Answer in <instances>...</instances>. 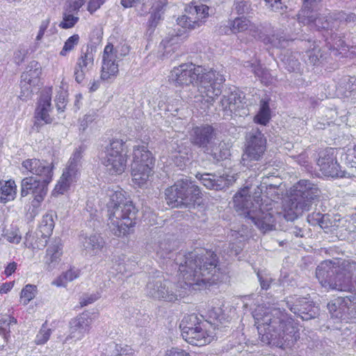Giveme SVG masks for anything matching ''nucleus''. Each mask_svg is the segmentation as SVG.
Masks as SVG:
<instances>
[{"label":"nucleus","instance_id":"nucleus-14","mask_svg":"<svg viewBox=\"0 0 356 356\" xmlns=\"http://www.w3.org/2000/svg\"><path fill=\"white\" fill-rule=\"evenodd\" d=\"M229 26L232 32L234 33L250 29L252 35L255 39L261 40L265 44H270L273 47L280 49L285 48L289 43V41L280 33H273L272 35L266 34L263 29L251 24L248 17H236L229 22Z\"/></svg>","mask_w":356,"mask_h":356},{"label":"nucleus","instance_id":"nucleus-31","mask_svg":"<svg viewBox=\"0 0 356 356\" xmlns=\"http://www.w3.org/2000/svg\"><path fill=\"white\" fill-rule=\"evenodd\" d=\"M300 57V54L298 52L286 51L282 58L285 69L290 72L301 74L303 65L299 61Z\"/></svg>","mask_w":356,"mask_h":356},{"label":"nucleus","instance_id":"nucleus-21","mask_svg":"<svg viewBox=\"0 0 356 356\" xmlns=\"http://www.w3.org/2000/svg\"><path fill=\"white\" fill-rule=\"evenodd\" d=\"M286 307L303 321L316 318L319 314V308L307 298H296L285 301Z\"/></svg>","mask_w":356,"mask_h":356},{"label":"nucleus","instance_id":"nucleus-23","mask_svg":"<svg viewBox=\"0 0 356 356\" xmlns=\"http://www.w3.org/2000/svg\"><path fill=\"white\" fill-rule=\"evenodd\" d=\"M22 166L28 172L40 177L39 179L41 181H45L46 184H49L52 181L53 163H49L46 160L31 159L24 161Z\"/></svg>","mask_w":356,"mask_h":356},{"label":"nucleus","instance_id":"nucleus-13","mask_svg":"<svg viewBox=\"0 0 356 356\" xmlns=\"http://www.w3.org/2000/svg\"><path fill=\"white\" fill-rule=\"evenodd\" d=\"M245 150L242 155L243 165L255 169L266 150L267 140L258 128L252 129L245 137Z\"/></svg>","mask_w":356,"mask_h":356},{"label":"nucleus","instance_id":"nucleus-43","mask_svg":"<svg viewBox=\"0 0 356 356\" xmlns=\"http://www.w3.org/2000/svg\"><path fill=\"white\" fill-rule=\"evenodd\" d=\"M17 320L9 315H0V334L6 337L10 332V327L15 325Z\"/></svg>","mask_w":356,"mask_h":356},{"label":"nucleus","instance_id":"nucleus-47","mask_svg":"<svg viewBox=\"0 0 356 356\" xmlns=\"http://www.w3.org/2000/svg\"><path fill=\"white\" fill-rule=\"evenodd\" d=\"M257 275L261 290H268L275 280L270 274L266 272L259 271Z\"/></svg>","mask_w":356,"mask_h":356},{"label":"nucleus","instance_id":"nucleus-59","mask_svg":"<svg viewBox=\"0 0 356 356\" xmlns=\"http://www.w3.org/2000/svg\"><path fill=\"white\" fill-rule=\"evenodd\" d=\"M209 317L217 321L222 322L225 319V315L220 307H213L209 311Z\"/></svg>","mask_w":356,"mask_h":356},{"label":"nucleus","instance_id":"nucleus-40","mask_svg":"<svg viewBox=\"0 0 356 356\" xmlns=\"http://www.w3.org/2000/svg\"><path fill=\"white\" fill-rule=\"evenodd\" d=\"M232 11L241 17L249 18L254 15V9L250 1L241 0L234 1Z\"/></svg>","mask_w":356,"mask_h":356},{"label":"nucleus","instance_id":"nucleus-22","mask_svg":"<svg viewBox=\"0 0 356 356\" xmlns=\"http://www.w3.org/2000/svg\"><path fill=\"white\" fill-rule=\"evenodd\" d=\"M94 56L92 45L88 44L86 47H82L81 49L80 56L77 58L74 70V79L77 83H82L86 74L92 70Z\"/></svg>","mask_w":356,"mask_h":356},{"label":"nucleus","instance_id":"nucleus-35","mask_svg":"<svg viewBox=\"0 0 356 356\" xmlns=\"http://www.w3.org/2000/svg\"><path fill=\"white\" fill-rule=\"evenodd\" d=\"M319 41L313 42V47L305 52L304 57L307 58V62L312 65H317L326 59V52L320 47Z\"/></svg>","mask_w":356,"mask_h":356},{"label":"nucleus","instance_id":"nucleus-28","mask_svg":"<svg viewBox=\"0 0 356 356\" xmlns=\"http://www.w3.org/2000/svg\"><path fill=\"white\" fill-rule=\"evenodd\" d=\"M196 177L208 189L220 191L232 184V179L225 176H217L211 173H198Z\"/></svg>","mask_w":356,"mask_h":356},{"label":"nucleus","instance_id":"nucleus-42","mask_svg":"<svg viewBox=\"0 0 356 356\" xmlns=\"http://www.w3.org/2000/svg\"><path fill=\"white\" fill-rule=\"evenodd\" d=\"M0 191L1 202L6 203L8 201L14 200L16 195V185L15 181L12 180L6 181L5 184L0 188Z\"/></svg>","mask_w":356,"mask_h":356},{"label":"nucleus","instance_id":"nucleus-12","mask_svg":"<svg viewBox=\"0 0 356 356\" xmlns=\"http://www.w3.org/2000/svg\"><path fill=\"white\" fill-rule=\"evenodd\" d=\"M124 143L122 139H113L102 146L99 158L106 171L111 175H121L127 166V155L122 153Z\"/></svg>","mask_w":356,"mask_h":356},{"label":"nucleus","instance_id":"nucleus-53","mask_svg":"<svg viewBox=\"0 0 356 356\" xmlns=\"http://www.w3.org/2000/svg\"><path fill=\"white\" fill-rule=\"evenodd\" d=\"M56 106L58 112H64L67 105L66 92L61 91L58 93L55 99Z\"/></svg>","mask_w":356,"mask_h":356},{"label":"nucleus","instance_id":"nucleus-38","mask_svg":"<svg viewBox=\"0 0 356 356\" xmlns=\"http://www.w3.org/2000/svg\"><path fill=\"white\" fill-rule=\"evenodd\" d=\"M327 17L330 22H335V25L338 24L339 26L341 23H345L351 26L356 25V14L351 12L339 11L329 14Z\"/></svg>","mask_w":356,"mask_h":356},{"label":"nucleus","instance_id":"nucleus-1","mask_svg":"<svg viewBox=\"0 0 356 356\" xmlns=\"http://www.w3.org/2000/svg\"><path fill=\"white\" fill-rule=\"evenodd\" d=\"M174 261L179 266L184 285L180 283L181 289L177 290V286L162 277L149 280L147 284L149 296L167 302H175L178 298L186 294V290H200L208 284L218 280L215 278L218 271L217 255L211 251L195 250L194 251L178 252Z\"/></svg>","mask_w":356,"mask_h":356},{"label":"nucleus","instance_id":"nucleus-30","mask_svg":"<svg viewBox=\"0 0 356 356\" xmlns=\"http://www.w3.org/2000/svg\"><path fill=\"white\" fill-rule=\"evenodd\" d=\"M339 308L342 312L343 318L356 323V297L346 296L338 301Z\"/></svg>","mask_w":356,"mask_h":356},{"label":"nucleus","instance_id":"nucleus-41","mask_svg":"<svg viewBox=\"0 0 356 356\" xmlns=\"http://www.w3.org/2000/svg\"><path fill=\"white\" fill-rule=\"evenodd\" d=\"M79 274L80 270L79 269L71 268L54 280L52 284L59 287L66 286L68 282H72L77 278L79 276Z\"/></svg>","mask_w":356,"mask_h":356},{"label":"nucleus","instance_id":"nucleus-10","mask_svg":"<svg viewBox=\"0 0 356 356\" xmlns=\"http://www.w3.org/2000/svg\"><path fill=\"white\" fill-rule=\"evenodd\" d=\"M168 204L172 207L192 208L201 198V191L198 186L191 178L178 179L165 192Z\"/></svg>","mask_w":356,"mask_h":356},{"label":"nucleus","instance_id":"nucleus-4","mask_svg":"<svg viewBox=\"0 0 356 356\" xmlns=\"http://www.w3.org/2000/svg\"><path fill=\"white\" fill-rule=\"evenodd\" d=\"M108 187L105 190L108 226L116 236L129 234L137 222L138 209L132 201L127 198L121 188Z\"/></svg>","mask_w":356,"mask_h":356},{"label":"nucleus","instance_id":"nucleus-52","mask_svg":"<svg viewBox=\"0 0 356 356\" xmlns=\"http://www.w3.org/2000/svg\"><path fill=\"white\" fill-rule=\"evenodd\" d=\"M254 74L260 79L261 82L268 83L270 81V74L268 70L262 67L260 65L254 68Z\"/></svg>","mask_w":356,"mask_h":356},{"label":"nucleus","instance_id":"nucleus-18","mask_svg":"<svg viewBox=\"0 0 356 356\" xmlns=\"http://www.w3.org/2000/svg\"><path fill=\"white\" fill-rule=\"evenodd\" d=\"M48 185L45 181H41L36 177H25L21 181V197L31 194L33 197L31 205L38 208L47 194Z\"/></svg>","mask_w":356,"mask_h":356},{"label":"nucleus","instance_id":"nucleus-24","mask_svg":"<svg viewBox=\"0 0 356 356\" xmlns=\"http://www.w3.org/2000/svg\"><path fill=\"white\" fill-rule=\"evenodd\" d=\"M220 105L224 111L235 113L236 115L247 114L246 99L243 92L235 90L227 96L223 95Z\"/></svg>","mask_w":356,"mask_h":356},{"label":"nucleus","instance_id":"nucleus-49","mask_svg":"<svg viewBox=\"0 0 356 356\" xmlns=\"http://www.w3.org/2000/svg\"><path fill=\"white\" fill-rule=\"evenodd\" d=\"M79 35L74 34L70 36L65 42L63 49L60 51L61 56H65L67 52L72 51L74 47L79 43Z\"/></svg>","mask_w":356,"mask_h":356},{"label":"nucleus","instance_id":"nucleus-26","mask_svg":"<svg viewBox=\"0 0 356 356\" xmlns=\"http://www.w3.org/2000/svg\"><path fill=\"white\" fill-rule=\"evenodd\" d=\"M92 320L87 314L83 313L70 321V333L65 341L70 339L81 340L90 329Z\"/></svg>","mask_w":356,"mask_h":356},{"label":"nucleus","instance_id":"nucleus-7","mask_svg":"<svg viewBox=\"0 0 356 356\" xmlns=\"http://www.w3.org/2000/svg\"><path fill=\"white\" fill-rule=\"evenodd\" d=\"M318 188L307 179H301L293 187L291 196L284 207V217L286 221L293 222L308 211L314 200L319 196Z\"/></svg>","mask_w":356,"mask_h":356},{"label":"nucleus","instance_id":"nucleus-45","mask_svg":"<svg viewBox=\"0 0 356 356\" xmlns=\"http://www.w3.org/2000/svg\"><path fill=\"white\" fill-rule=\"evenodd\" d=\"M343 95L346 98H350L353 102L356 101V79L349 78L345 85Z\"/></svg>","mask_w":356,"mask_h":356},{"label":"nucleus","instance_id":"nucleus-27","mask_svg":"<svg viewBox=\"0 0 356 356\" xmlns=\"http://www.w3.org/2000/svg\"><path fill=\"white\" fill-rule=\"evenodd\" d=\"M79 241L82 253L85 255L93 257L99 254L104 245V241L99 234H81L79 236Z\"/></svg>","mask_w":356,"mask_h":356},{"label":"nucleus","instance_id":"nucleus-32","mask_svg":"<svg viewBox=\"0 0 356 356\" xmlns=\"http://www.w3.org/2000/svg\"><path fill=\"white\" fill-rule=\"evenodd\" d=\"M63 245L60 239H56L47 248L45 257V263L49 269H52L58 264L63 254Z\"/></svg>","mask_w":356,"mask_h":356},{"label":"nucleus","instance_id":"nucleus-5","mask_svg":"<svg viewBox=\"0 0 356 356\" xmlns=\"http://www.w3.org/2000/svg\"><path fill=\"white\" fill-rule=\"evenodd\" d=\"M355 269V263L342 262L339 264L326 260L317 266L316 277L321 285L327 289L351 291L356 286L354 277Z\"/></svg>","mask_w":356,"mask_h":356},{"label":"nucleus","instance_id":"nucleus-58","mask_svg":"<svg viewBox=\"0 0 356 356\" xmlns=\"http://www.w3.org/2000/svg\"><path fill=\"white\" fill-rule=\"evenodd\" d=\"M341 298L336 300L335 302L333 303H329L327 305V308L329 309V312L332 315V316H334L336 318H343L342 312L339 308V303L338 301Z\"/></svg>","mask_w":356,"mask_h":356},{"label":"nucleus","instance_id":"nucleus-6","mask_svg":"<svg viewBox=\"0 0 356 356\" xmlns=\"http://www.w3.org/2000/svg\"><path fill=\"white\" fill-rule=\"evenodd\" d=\"M234 207L240 216L250 219L264 232L275 228V218L272 209L261 207L259 200L249 194V188H244L236 193L233 197Z\"/></svg>","mask_w":356,"mask_h":356},{"label":"nucleus","instance_id":"nucleus-57","mask_svg":"<svg viewBox=\"0 0 356 356\" xmlns=\"http://www.w3.org/2000/svg\"><path fill=\"white\" fill-rule=\"evenodd\" d=\"M95 120V113H89L84 115L83 118L80 121V127L79 130L84 131L88 124L92 122Z\"/></svg>","mask_w":356,"mask_h":356},{"label":"nucleus","instance_id":"nucleus-11","mask_svg":"<svg viewBox=\"0 0 356 356\" xmlns=\"http://www.w3.org/2000/svg\"><path fill=\"white\" fill-rule=\"evenodd\" d=\"M155 158L147 146H134L133 149V162L131 176L134 184L142 187L154 174Z\"/></svg>","mask_w":356,"mask_h":356},{"label":"nucleus","instance_id":"nucleus-54","mask_svg":"<svg viewBox=\"0 0 356 356\" xmlns=\"http://www.w3.org/2000/svg\"><path fill=\"white\" fill-rule=\"evenodd\" d=\"M172 248L170 244H168V243L165 240L160 242L157 250V254L160 255L161 257L164 259L167 258L168 256L170 254Z\"/></svg>","mask_w":356,"mask_h":356},{"label":"nucleus","instance_id":"nucleus-16","mask_svg":"<svg viewBox=\"0 0 356 356\" xmlns=\"http://www.w3.org/2000/svg\"><path fill=\"white\" fill-rule=\"evenodd\" d=\"M84 151L85 147L83 145L74 150L68 161L67 167L63 171L53 191V195L63 194L69 189L70 186L76 181L79 170L81 167V159Z\"/></svg>","mask_w":356,"mask_h":356},{"label":"nucleus","instance_id":"nucleus-34","mask_svg":"<svg viewBox=\"0 0 356 356\" xmlns=\"http://www.w3.org/2000/svg\"><path fill=\"white\" fill-rule=\"evenodd\" d=\"M56 218V212L52 210L47 211L42 216L38 230L42 237L47 238L51 235L55 226L54 219Z\"/></svg>","mask_w":356,"mask_h":356},{"label":"nucleus","instance_id":"nucleus-33","mask_svg":"<svg viewBox=\"0 0 356 356\" xmlns=\"http://www.w3.org/2000/svg\"><path fill=\"white\" fill-rule=\"evenodd\" d=\"M101 356H136L132 348L128 346H122L115 342L106 344Z\"/></svg>","mask_w":356,"mask_h":356},{"label":"nucleus","instance_id":"nucleus-44","mask_svg":"<svg viewBox=\"0 0 356 356\" xmlns=\"http://www.w3.org/2000/svg\"><path fill=\"white\" fill-rule=\"evenodd\" d=\"M79 17L73 15V13H70L65 9L63 13V20L59 24V26L64 29L72 28L79 21Z\"/></svg>","mask_w":356,"mask_h":356},{"label":"nucleus","instance_id":"nucleus-46","mask_svg":"<svg viewBox=\"0 0 356 356\" xmlns=\"http://www.w3.org/2000/svg\"><path fill=\"white\" fill-rule=\"evenodd\" d=\"M51 330L47 327V323L42 324L40 331L36 335L35 343L38 345L44 344L49 339Z\"/></svg>","mask_w":356,"mask_h":356},{"label":"nucleus","instance_id":"nucleus-37","mask_svg":"<svg viewBox=\"0 0 356 356\" xmlns=\"http://www.w3.org/2000/svg\"><path fill=\"white\" fill-rule=\"evenodd\" d=\"M269 99L263 98L260 100L259 110L254 117V122L257 124L266 126L271 118Z\"/></svg>","mask_w":356,"mask_h":356},{"label":"nucleus","instance_id":"nucleus-17","mask_svg":"<svg viewBox=\"0 0 356 356\" xmlns=\"http://www.w3.org/2000/svg\"><path fill=\"white\" fill-rule=\"evenodd\" d=\"M317 165L321 173L328 177L342 178L350 176V172L343 171L337 161L334 148H326L318 154Z\"/></svg>","mask_w":356,"mask_h":356},{"label":"nucleus","instance_id":"nucleus-9","mask_svg":"<svg viewBox=\"0 0 356 356\" xmlns=\"http://www.w3.org/2000/svg\"><path fill=\"white\" fill-rule=\"evenodd\" d=\"M299 23L307 24L311 28H315L319 33L322 32V37L324 39L325 45L329 50H332L334 54L339 49L346 50L345 42L334 32L339 29V25L335 22H330L326 15L320 14L314 15L308 10H304L302 14L298 15Z\"/></svg>","mask_w":356,"mask_h":356},{"label":"nucleus","instance_id":"nucleus-60","mask_svg":"<svg viewBox=\"0 0 356 356\" xmlns=\"http://www.w3.org/2000/svg\"><path fill=\"white\" fill-rule=\"evenodd\" d=\"M27 54H28V49H26L25 48L20 47L18 50H17L15 52V54H14L15 62L17 65H19L24 60Z\"/></svg>","mask_w":356,"mask_h":356},{"label":"nucleus","instance_id":"nucleus-61","mask_svg":"<svg viewBox=\"0 0 356 356\" xmlns=\"http://www.w3.org/2000/svg\"><path fill=\"white\" fill-rule=\"evenodd\" d=\"M288 230L291 234L295 236L297 238L305 237V234L306 232V230L304 228L300 227L298 225H291V227H289Z\"/></svg>","mask_w":356,"mask_h":356},{"label":"nucleus","instance_id":"nucleus-36","mask_svg":"<svg viewBox=\"0 0 356 356\" xmlns=\"http://www.w3.org/2000/svg\"><path fill=\"white\" fill-rule=\"evenodd\" d=\"M42 72L40 64L36 60H32L26 67V71L22 76V83L29 85L35 84Z\"/></svg>","mask_w":356,"mask_h":356},{"label":"nucleus","instance_id":"nucleus-63","mask_svg":"<svg viewBox=\"0 0 356 356\" xmlns=\"http://www.w3.org/2000/svg\"><path fill=\"white\" fill-rule=\"evenodd\" d=\"M323 218V214L320 212H314L307 216L308 222L313 226L318 225L320 220Z\"/></svg>","mask_w":356,"mask_h":356},{"label":"nucleus","instance_id":"nucleus-29","mask_svg":"<svg viewBox=\"0 0 356 356\" xmlns=\"http://www.w3.org/2000/svg\"><path fill=\"white\" fill-rule=\"evenodd\" d=\"M188 35L185 31L174 29L168 35L162 40L160 45L163 46L164 52L163 56H168L171 55V52H175L179 47V44L182 43L186 38Z\"/></svg>","mask_w":356,"mask_h":356},{"label":"nucleus","instance_id":"nucleus-64","mask_svg":"<svg viewBox=\"0 0 356 356\" xmlns=\"http://www.w3.org/2000/svg\"><path fill=\"white\" fill-rule=\"evenodd\" d=\"M165 356H191V355L182 349L172 348L166 351Z\"/></svg>","mask_w":356,"mask_h":356},{"label":"nucleus","instance_id":"nucleus-39","mask_svg":"<svg viewBox=\"0 0 356 356\" xmlns=\"http://www.w3.org/2000/svg\"><path fill=\"white\" fill-rule=\"evenodd\" d=\"M164 3L159 2L154 8L150 13L149 18L147 22L148 30L152 32L154 31L155 28L163 20V15L164 13Z\"/></svg>","mask_w":356,"mask_h":356},{"label":"nucleus","instance_id":"nucleus-2","mask_svg":"<svg viewBox=\"0 0 356 356\" xmlns=\"http://www.w3.org/2000/svg\"><path fill=\"white\" fill-rule=\"evenodd\" d=\"M170 79L177 86H189L195 82H200L201 95L196 96L195 102H200L202 108H209L213 105L215 99L222 92L225 79L222 74L214 70L206 72L200 65L191 63H183L174 67L171 71Z\"/></svg>","mask_w":356,"mask_h":356},{"label":"nucleus","instance_id":"nucleus-48","mask_svg":"<svg viewBox=\"0 0 356 356\" xmlns=\"http://www.w3.org/2000/svg\"><path fill=\"white\" fill-rule=\"evenodd\" d=\"M266 6L273 12H283L287 9L284 0H264Z\"/></svg>","mask_w":356,"mask_h":356},{"label":"nucleus","instance_id":"nucleus-51","mask_svg":"<svg viewBox=\"0 0 356 356\" xmlns=\"http://www.w3.org/2000/svg\"><path fill=\"white\" fill-rule=\"evenodd\" d=\"M188 151V148L186 147H181L177 145V148H175L176 155L174 156L176 159L180 158V163H177L178 166L181 167L184 165L186 162L188 161V158L187 157Z\"/></svg>","mask_w":356,"mask_h":356},{"label":"nucleus","instance_id":"nucleus-56","mask_svg":"<svg viewBox=\"0 0 356 356\" xmlns=\"http://www.w3.org/2000/svg\"><path fill=\"white\" fill-rule=\"evenodd\" d=\"M4 238L8 242L12 243H16V244H18L20 242L21 239H22V237L19 234L17 230L10 231V232L8 231L4 234Z\"/></svg>","mask_w":356,"mask_h":356},{"label":"nucleus","instance_id":"nucleus-20","mask_svg":"<svg viewBox=\"0 0 356 356\" xmlns=\"http://www.w3.org/2000/svg\"><path fill=\"white\" fill-rule=\"evenodd\" d=\"M51 95L52 89L51 88L44 89L40 93L34 113L35 121L33 127L36 128L37 131H39L44 124H49L53 122L54 118L49 115L53 109Z\"/></svg>","mask_w":356,"mask_h":356},{"label":"nucleus","instance_id":"nucleus-8","mask_svg":"<svg viewBox=\"0 0 356 356\" xmlns=\"http://www.w3.org/2000/svg\"><path fill=\"white\" fill-rule=\"evenodd\" d=\"M192 145L203 153L210 155L215 161H220L229 155L226 145L217 138L216 129L209 124L194 127L189 134Z\"/></svg>","mask_w":356,"mask_h":356},{"label":"nucleus","instance_id":"nucleus-15","mask_svg":"<svg viewBox=\"0 0 356 356\" xmlns=\"http://www.w3.org/2000/svg\"><path fill=\"white\" fill-rule=\"evenodd\" d=\"M202 316L188 314L181 321L179 327L183 339L193 346H202L211 341V337L204 330Z\"/></svg>","mask_w":356,"mask_h":356},{"label":"nucleus","instance_id":"nucleus-55","mask_svg":"<svg viewBox=\"0 0 356 356\" xmlns=\"http://www.w3.org/2000/svg\"><path fill=\"white\" fill-rule=\"evenodd\" d=\"M86 0H69L65 8L70 13H77L84 4Z\"/></svg>","mask_w":356,"mask_h":356},{"label":"nucleus","instance_id":"nucleus-50","mask_svg":"<svg viewBox=\"0 0 356 356\" xmlns=\"http://www.w3.org/2000/svg\"><path fill=\"white\" fill-rule=\"evenodd\" d=\"M35 286L32 284H27L21 292V298L24 301V305H27L35 297Z\"/></svg>","mask_w":356,"mask_h":356},{"label":"nucleus","instance_id":"nucleus-3","mask_svg":"<svg viewBox=\"0 0 356 356\" xmlns=\"http://www.w3.org/2000/svg\"><path fill=\"white\" fill-rule=\"evenodd\" d=\"M253 316L264 343L285 349L300 338L298 327L280 308H273L263 314L255 311Z\"/></svg>","mask_w":356,"mask_h":356},{"label":"nucleus","instance_id":"nucleus-19","mask_svg":"<svg viewBox=\"0 0 356 356\" xmlns=\"http://www.w3.org/2000/svg\"><path fill=\"white\" fill-rule=\"evenodd\" d=\"M209 6L200 5H189L186 9V14L177 19V25L189 31L199 28L204 19L209 17Z\"/></svg>","mask_w":356,"mask_h":356},{"label":"nucleus","instance_id":"nucleus-62","mask_svg":"<svg viewBox=\"0 0 356 356\" xmlns=\"http://www.w3.org/2000/svg\"><path fill=\"white\" fill-rule=\"evenodd\" d=\"M346 163L350 168H356V145L352 151L346 154Z\"/></svg>","mask_w":356,"mask_h":356},{"label":"nucleus","instance_id":"nucleus-25","mask_svg":"<svg viewBox=\"0 0 356 356\" xmlns=\"http://www.w3.org/2000/svg\"><path fill=\"white\" fill-rule=\"evenodd\" d=\"M118 58L117 51L111 43H108L104 50L101 79L106 81L116 76L118 74V65L116 63Z\"/></svg>","mask_w":356,"mask_h":356}]
</instances>
